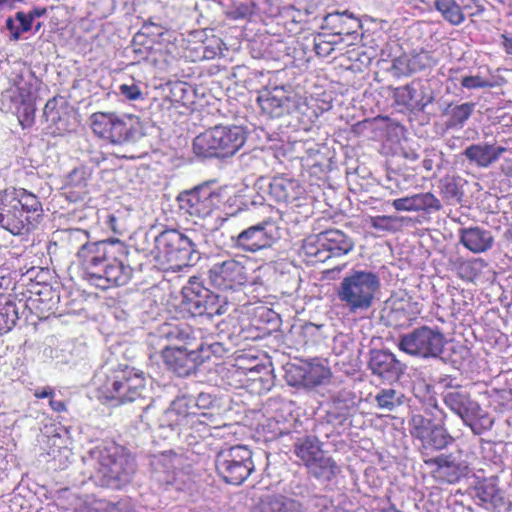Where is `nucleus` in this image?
I'll return each instance as SVG.
<instances>
[{"label":"nucleus","instance_id":"obj_1","mask_svg":"<svg viewBox=\"0 0 512 512\" xmlns=\"http://www.w3.org/2000/svg\"><path fill=\"white\" fill-rule=\"evenodd\" d=\"M41 212L37 196L23 188L0 192V227L12 235H24L33 230Z\"/></svg>","mask_w":512,"mask_h":512},{"label":"nucleus","instance_id":"obj_2","mask_svg":"<svg viewBox=\"0 0 512 512\" xmlns=\"http://www.w3.org/2000/svg\"><path fill=\"white\" fill-rule=\"evenodd\" d=\"M96 478L102 486L120 489L130 483L136 464L124 446L110 443L95 448Z\"/></svg>","mask_w":512,"mask_h":512},{"label":"nucleus","instance_id":"obj_3","mask_svg":"<svg viewBox=\"0 0 512 512\" xmlns=\"http://www.w3.org/2000/svg\"><path fill=\"white\" fill-rule=\"evenodd\" d=\"M247 140L238 125H216L201 132L193 141L194 153L201 158L225 159L234 156Z\"/></svg>","mask_w":512,"mask_h":512},{"label":"nucleus","instance_id":"obj_4","mask_svg":"<svg viewBox=\"0 0 512 512\" xmlns=\"http://www.w3.org/2000/svg\"><path fill=\"white\" fill-rule=\"evenodd\" d=\"M380 287V279L374 272L354 271L345 276L338 287V299L350 313L372 308Z\"/></svg>","mask_w":512,"mask_h":512},{"label":"nucleus","instance_id":"obj_5","mask_svg":"<svg viewBox=\"0 0 512 512\" xmlns=\"http://www.w3.org/2000/svg\"><path fill=\"white\" fill-rule=\"evenodd\" d=\"M145 390V379L132 368L112 369L97 387L98 398L106 402L124 404L141 397Z\"/></svg>","mask_w":512,"mask_h":512},{"label":"nucleus","instance_id":"obj_6","mask_svg":"<svg viewBox=\"0 0 512 512\" xmlns=\"http://www.w3.org/2000/svg\"><path fill=\"white\" fill-rule=\"evenodd\" d=\"M90 127L97 138L122 145L136 139L139 118L123 112L96 111L91 114Z\"/></svg>","mask_w":512,"mask_h":512},{"label":"nucleus","instance_id":"obj_7","mask_svg":"<svg viewBox=\"0 0 512 512\" xmlns=\"http://www.w3.org/2000/svg\"><path fill=\"white\" fill-rule=\"evenodd\" d=\"M169 416L174 422V426L179 428L180 433H185L187 437H194L195 430L198 432V437L202 438L209 435L210 428L220 427L218 414L196 411L194 399L189 397L175 400L169 410Z\"/></svg>","mask_w":512,"mask_h":512},{"label":"nucleus","instance_id":"obj_8","mask_svg":"<svg viewBox=\"0 0 512 512\" xmlns=\"http://www.w3.org/2000/svg\"><path fill=\"white\" fill-rule=\"evenodd\" d=\"M216 473L226 483L239 485L249 478L254 469L253 452L247 446L234 445L216 454Z\"/></svg>","mask_w":512,"mask_h":512},{"label":"nucleus","instance_id":"obj_9","mask_svg":"<svg viewBox=\"0 0 512 512\" xmlns=\"http://www.w3.org/2000/svg\"><path fill=\"white\" fill-rule=\"evenodd\" d=\"M117 250H123L119 241H96L81 243L80 249L76 252V261L69 267L70 275L78 271L80 279L89 285L90 273H98L105 261L111 260V257Z\"/></svg>","mask_w":512,"mask_h":512},{"label":"nucleus","instance_id":"obj_10","mask_svg":"<svg viewBox=\"0 0 512 512\" xmlns=\"http://www.w3.org/2000/svg\"><path fill=\"white\" fill-rule=\"evenodd\" d=\"M157 258L166 262L171 270H181L190 265L195 252L190 238L178 230H164L155 238Z\"/></svg>","mask_w":512,"mask_h":512},{"label":"nucleus","instance_id":"obj_11","mask_svg":"<svg viewBox=\"0 0 512 512\" xmlns=\"http://www.w3.org/2000/svg\"><path fill=\"white\" fill-rule=\"evenodd\" d=\"M306 101L305 96H300L296 91L285 86L265 88L257 97L261 111L269 118H281L293 112L305 114L308 109Z\"/></svg>","mask_w":512,"mask_h":512},{"label":"nucleus","instance_id":"obj_12","mask_svg":"<svg viewBox=\"0 0 512 512\" xmlns=\"http://www.w3.org/2000/svg\"><path fill=\"white\" fill-rule=\"evenodd\" d=\"M409 425L410 436L421 442L420 453L423 461L434 458L436 451L445 449L454 441L444 425L434 423L423 414H413Z\"/></svg>","mask_w":512,"mask_h":512},{"label":"nucleus","instance_id":"obj_13","mask_svg":"<svg viewBox=\"0 0 512 512\" xmlns=\"http://www.w3.org/2000/svg\"><path fill=\"white\" fill-rule=\"evenodd\" d=\"M353 241L340 230H328L317 238L304 240L303 251L309 262H324L333 256L349 253Z\"/></svg>","mask_w":512,"mask_h":512},{"label":"nucleus","instance_id":"obj_14","mask_svg":"<svg viewBox=\"0 0 512 512\" xmlns=\"http://www.w3.org/2000/svg\"><path fill=\"white\" fill-rule=\"evenodd\" d=\"M444 345L443 333L429 326L416 328L399 339V348L402 351L424 359L439 356L443 352Z\"/></svg>","mask_w":512,"mask_h":512},{"label":"nucleus","instance_id":"obj_15","mask_svg":"<svg viewBox=\"0 0 512 512\" xmlns=\"http://www.w3.org/2000/svg\"><path fill=\"white\" fill-rule=\"evenodd\" d=\"M422 311L423 304L418 297L401 290L393 292L387 299L383 317L390 327H409Z\"/></svg>","mask_w":512,"mask_h":512},{"label":"nucleus","instance_id":"obj_16","mask_svg":"<svg viewBox=\"0 0 512 512\" xmlns=\"http://www.w3.org/2000/svg\"><path fill=\"white\" fill-rule=\"evenodd\" d=\"M205 352V347L201 343L196 349L188 347H166L162 351V361L166 367L179 377H187L194 372L198 365L204 359H209L210 353L200 355Z\"/></svg>","mask_w":512,"mask_h":512},{"label":"nucleus","instance_id":"obj_17","mask_svg":"<svg viewBox=\"0 0 512 512\" xmlns=\"http://www.w3.org/2000/svg\"><path fill=\"white\" fill-rule=\"evenodd\" d=\"M208 275L212 285L221 290H235L246 285L249 279L248 269L236 259L216 262Z\"/></svg>","mask_w":512,"mask_h":512},{"label":"nucleus","instance_id":"obj_18","mask_svg":"<svg viewBox=\"0 0 512 512\" xmlns=\"http://www.w3.org/2000/svg\"><path fill=\"white\" fill-rule=\"evenodd\" d=\"M178 201L182 211L190 216L203 218L211 215L218 207L221 196L209 186H199L181 193Z\"/></svg>","mask_w":512,"mask_h":512},{"label":"nucleus","instance_id":"obj_19","mask_svg":"<svg viewBox=\"0 0 512 512\" xmlns=\"http://www.w3.org/2000/svg\"><path fill=\"white\" fill-rule=\"evenodd\" d=\"M431 478L440 484H455L468 473V466L453 454H440L424 460Z\"/></svg>","mask_w":512,"mask_h":512},{"label":"nucleus","instance_id":"obj_20","mask_svg":"<svg viewBox=\"0 0 512 512\" xmlns=\"http://www.w3.org/2000/svg\"><path fill=\"white\" fill-rule=\"evenodd\" d=\"M124 250V247L123 250H117L110 260L104 262L98 273L89 274V286L108 290L127 284L130 278V268L116 256L118 252L124 253Z\"/></svg>","mask_w":512,"mask_h":512},{"label":"nucleus","instance_id":"obj_21","mask_svg":"<svg viewBox=\"0 0 512 512\" xmlns=\"http://www.w3.org/2000/svg\"><path fill=\"white\" fill-rule=\"evenodd\" d=\"M271 226V220H264L248 226L236 237H232L234 247L252 253L269 248L274 240L269 231Z\"/></svg>","mask_w":512,"mask_h":512},{"label":"nucleus","instance_id":"obj_22","mask_svg":"<svg viewBox=\"0 0 512 512\" xmlns=\"http://www.w3.org/2000/svg\"><path fill=\"white\" fill-rule=\"evenodd\" d=\"M269 196L277 203H294L304 198L305 186L285 174L274 176L268 188Z\"/></svg>","mask_w":512,"mask_h":512},{"label":"nucleus","instance_id":"obj_23","mask_svg":"<svg viewBox=\"0 0 512 512\" xmlns=\"http://www.w3.org/2000/svg\"><path fill=\"white\" fill-rule=\"evenodd\" d=\"M368 366L374 374L387 381L398 380L403 373L402 364L393 353L386 350H372Z\"/></svg>","mask_w":512,"mask_h":512},{"label":"nucleus","instance_id":"obj_24","mask_svg":"<svg viewBox=\"0 0 512 512\" xmlns=\"http://www.w3.org/2000/svg\"><path fill=\"white\" fill-rule=\"evenodd\" d=\"M71 283L66 287V314H81L88 311L89 304L98 298V295L87 291V282H76L74 275H70Z\"/></svg>","mask_w":512,"mask_h":512},{"label":"nucleus","instance_id":"obj_25","mask_svg":"<svg viewBox=\"0 0 512 512\" xmlns=\"http://www.w3.org/2000/svg\"><path fill=\"white\" fill-rule=\"evenodd\" d=\"M14 86L12 95L14 103L36 101L40 81L30 69H24L17 75Z\"/></svg>","mask_w":512,"mask_h":512},{"label":"nucleus","instance_id":"obj_26","mask_svg":"<svg viewBox=\"0 0 512 512\" xmlns=\"http://www.w3.org/2000/svg\"><path fill=\"white\" fill-rule=\"evenodd\" d=\"M476 104L472 102L456 103L449 102L441 110V116L444 119V128L446 130L462 129L466 122L471 118Z\"/></svg>","mask_w":512,"mask_h":512},{"label":"nucleus","instance_id":"obj_27","mask_svg":"<svg viewBox=\"0 0 512 512\" xmlns=\"http://www.w3.org/2000/svg\"><path fill=\"white\" fill-rule=\"evenodd\" d=\"M505 151V147L496 146L494 144H471L464 149V156L467 160L475 163L479 167H488L498 161L499 157L505 153Z\"/></svg>","mask_w":512,"mask_h":512},{"label":"nucleus","instance_id":"obj_28","mask_svg":"<svg viewBox=\"0 0 512 512\" xmlns=\"http://www.w3.org/2000/svg\"><path fill=\"white\" fill-rule=\"evenodd\" d=\"M476 497L480 499L482 504L492 506L494 509H506L510 504L505 499L502 490L493 479H483L475 486Z\"/></svg>","mask_w":512,"mask_h":512},{"label":"nucleus","instance_id":"obj_29","mask_svg":"<svg viewBox=\"0 0 512 512\" xmlns=\"http://www.w3.org/2000/svg\"><path fill=\"white\" fill-rule=\"evenodd\" d=\"M253 512H303L300 502L281 494L260 498Z\"/></svg>","mask_w":512,"mask_h":512},{"label":"nucleus","instance_id":"obj_30","mask_svg":"<svg viewBox=\"0 0 512 512\" xmlns=\"http://www.w3.org/2000/svg\"><path fill=\"white\" fill-rule=\"evenodd\" d=\"M460 241L467 250L473 253H482L492 247L493 237L490 232L474 226L460 231Z\"/></svg>","mask_w":512,"mask_h":512},{"label":"nucleus","instance_id":"obj_31","mask_svg":"<svg viewBox=\"0 0 512 512\" xmlns=\"http://www.w3.org/2000/svg\"><path fill=\"white\" fill-rule=\"evenodd\" d=\"M64 102L62 97H53L48 100L44 107V117L47 122L46 129L52 135H62L64 131Z\"/></svg>","mask_w":512,"mask_h":512},{"label":"nucleus","instance_id":"obj_32","mask_svg":"<svg viewBox=\"0 0 512 512\" xmlns=\"http://www.w3.org/2000/svg\"><path fill=\"white\" fill-rule=\"evenodd\" d=\"M306 468L308 473L316 479L326 481L332 480L339 471L337 462L328 456L323 448L321 449V455L316 456Z\"/></svg>","mask_w":512,"mask_h":512},{"label":"nucleus","instance_id":"obj_33","mask_svg":"<svg viewBox=\"0 0 512 512\" xmlns=\"http://www.w3.org/2000/svg\"><path fill=\"white\" fill-rule=\"evenodd\" d=\"M162 334L170 342L182 343V347L189 348L197 341L196 331L186 323H166Z\"/></svg>","mask_w":512,"mask_h":512},{"label":"nucleus","instance_id":"obj_34","mask_svg":"<svg viewBox=\"0 0 512 512\" xmlns=\"http://www.w3.org/2000/svg\"><path fill=\"white\" fill-rule=\"evenodd\" d=\"M444 404L464 421L469 417L473 406H477L476 403L471 401L467 392L460 390L447 391L444 394Z\"/></svg>","mask_w":512,"mask_h":512},{"label":"nucleus","instance_id":"obj_35","mask_svg":"<svg viewBox=\"0 0 512 512\" xmlns=\"http://www.w3.org/2000/svg\"><path fill=\"white\" fill-rule=\"evenodd\" d=\"M18 319L15 295L0 294V335L9 332Z\"/></svg>","mask_w":512,"mask_h":512},{"label":"nucleus","instance_id":"obj_36","mask_svg":"<svg viewBox=\"0 0 512 512\" xmlns=\"http://www.w3.org/2000/svg\"><path fill=\"white\" fill-rule=\"evenodd\" d=\"M294 454L307 467L316 456L321 455L323 443L316 437L305 436L298 439L294 445Z\"/></svg>","mask_w":512,"mask_h":512},{"label":"nucleus","instance_id":"obj_37","mask_svg":"<svg viewBox=\"0 0 512 512\" xmlns=\"http://www.w3.org/2000/svg\"><path fill=\"white\" fill-rule=\"evenodd\" d=\"M434 8L452 26H459L465 21V12L456 0H434Z\"/></svg>","mask_w":512,"mask_h":512},{"label":"nucleus","instance_id":"obj_38","mask_svg":"<svg viewBox=\"0 0 512 512\" xmlns=\"http://www.w3.org/2000/svg\"><path fill=\"white\" fill-rule=\"evenodd\" d=\"M457 275L465 281H474L481 272L483 260L458 258L452 262Z\"/></svg>","mask_w":512,"mask_h":512},{"label":"nucleus","instance_id":"obj_39","mask_svg":"<svg viewBox=\"0 0 512 512\" xmlns=\"http://www.w3.org/2000/svg\"><path fill=\"white\" fill-rule=\"evenodd\" d=\"M402 397V394L393 388H382L374 396V401L378 408L393 411L403 403Z\"/></svg>","mask_w":512,"mask_h":512},{"label":"nucleus","instance_id":"obj_40","mask_svg":"<svg viewBox=\"0 0 512 512\" xmlns=\"http://www.w3.org/2000/svg\"><path fill=\"white\" fill-rule=\"evenodd\" d=\"M414 212L434 213L442 209L441 201L432 193L413 195Z\"/></svg>","mask_w":512,"mask_h":512},{"label":"nucleus","instance_id":"obj_41","mask_svg":"<svg viewBox=\"0 0 512 512\" xmlns=\"http://www.w3.org/2000/svg\"><path fill=\"white\" fill-rule=\"evenodd\" d=\"M32 16L28 13L19 11L16 13L15 18H8L6 21L7 29L11 32L14 40H18L23 32L29 31L32 28Z\"/></svg>","mask_w":512,"mask_h":512},{"label":"nucleus","instance_id":"obj_42","mask_svg":"<svg viewBox=\"0 0 512 512\" xmlns=\"http://www.w3.org/2000/svg\"><path fill=\"white\" fill-rule=\"evenodd\" d=\"M440 194L446 201L460 202L463 197L461 186L459 185L458 178L454 176H446L439 182Z\"/></svg>","mask_w":512,"mask_h":512},{"label":"nucleus","instance_id":"obj_43","mask_svg":"<svg viewBox=\"0 0 512 512\" xmlns=\"http://www.w3.org/2000/svg\"><path fill=\"white\" fill-rule=\"evenodd\" d=\"M330 371L321 364L309 365L303 373V382L308 386H318L328 380Z\"/></svg>","mask_w":512,"mask_h":512},{"label":"nucleus","instance_id":"obj_44","mask_svg":"<svg viewBox=\"0 0 512 512\" xmlns=\"http://www.w3.org/2000/svg\"><path fill=\"white\" fill-rule=\"evenodd\" d=\"M195 410L198 412H214L218 414L220 426L222 425V419L220 414V407L217 405V399L212 397L210 393L200 392L198 393L197 399L194 400Z\"/></svg>","mask_w":512,"mask_h":512},{"label":"nucleus","instance_id":"obj_45","mask_svg":"<svg viewBox=\"0 0 512 512\" xmlns=\"http://www.w3.org/2000/svg\"><path fill=\"white\" fill-rule=\"evenodd\" d=\"M394 100L398 105L412 107L417 103V90L411 84L397 87L394 90Z\"/></svg>","mask_w":512,"mask_h":512},{"label":"nucleus","instance_id":"obj_46","mask_svg":"<svg viewBox=\"0 0 512 512\" xmlns=\"http://www.w3.org/2000/svg\"><path fill=\"white\" fill-rule=\"evenodd\" d=\"M197 55L194 57V61H200V59H212L220 53V47L217 38L212 40H204L198 44L195 48Z\"/></svg>","mask_w":512,"mask_h":512},{"label":"nucleus","instance_id":"obj_47","mask_svg":"<svg viewBox=\"0 0 512 512\" xmlns=\"http://www.w3.org/2000/svg\"><path fill=\"white\" fill-rule=\"evenodd\" d=\"M16 104V114L23 128L30 127L34 121L35 101Z\"/></svg>","mask_w":512,"mask_h":512},{"label":"nucleus","instance_id":"obj_48","mask_svg":"<svg viewBox=\"0 0 512 512\" xmlns=\"http://www.w3.org/2000/svg\"><path fill=\"white\" fill-rule=\"evenodd\" d=\"M412 73L428 68L432 63V56L429 51L421 49L409 54Z\"/></svg>","mask_w":512,"mask_h":512},{"label":"nucleus","instance_id":"obj_49","mask_svg":"<svg viewBox=\"0 0 512 512\" xmlns=\"http://www.w3.org/2000/svg\"><path fill=\"white\" fill-rule=\"evenodd\" d=\"M392 74L401 77L412 74L409 53H403L392 59Z\"/></svg>","mask_w":512,"mask_h":512},{"label":"nucleus","instance_id":"obj_50","mask_svg":"<svg viewBox=\"0 0 512 512\" xmlns=\"http://www.w3.org/2000/svg\"><path fill=\"white\" fill-rule=\"evenodd\" d=\"M461 87L469 90L491 88L493 87V83L480 74L465 75L461 80Z\"/></svg>","mask_w":512,"mask_h":512},{"label":"nucleus","instance_id":"obj_51","mask_svg":"<svg viewBox=\"0 0 512 512\" xmlns=\"http://www.w3.org/2000/svg\"><path fill=\"white\" fill-rule=\"evenodd\" d=\"M170 6L180 14L189 15L198 10L199 0H170Z\"/></svg>","mask_w":512,"mask_h":512},{"label":"nucleus","instance_id":"obj_52","mask_svg":"<svg viewBox=\"0 0 512 512\" xmlns=\"http://www.w3.org/2000/svg\"><path fill=\"white\" fill-rule=\"evenodd\" d=\"M476 435H481L484 430H488L493 426V420L488 414H482L479 419L464 421Z\"/></svg>","mask_w":512,"mask_h":512},{"label":"nucleus","instance_id":"obj_53","mask_svg":"<svg viewBox=\"0 0 512 512\" xmlns=\"http://www.w3.org/2000/svg\"><path fill=\"white\" fill-rule=\"evenodd\" d=\"M66 241L72 248L77 249L78 251L81 247V243L89 241V234L86 231L79 229L69 230L67 231Z\"/></svg>","mask_w":512,"mask_h":512},{"label":"nucleus","instance_id":"obj_54","mask_svg":"<svg viewBox=\"0 0 512 512\" xmlns=\"http://www.w3.org/2000/svg\"><path fill=\"white\" fill-rule=\"evenodd\" d=\"M342 20L343 16L340 13L328 14L324 18L325 27L329 28L334 34L341 35L343 33H349L341 26Z\"/></svg>","mask_w":512,"mask_h":512},{"label":"nucleus","instance_id":"obj_55","mask_svg":"<svg viewBox=\"0 0 512 512\" xmlns=\"http://www.w3.org/2000/svg\"><path fill=\"white\" fill-rule=\"evenodd\" d=\"M76 512H121L115 504L98 502L96 505H83Z\"/></svg>","mask_w":512,"mask_h":512},{"label":"nucleus","instance_id":"obj_56","mask_svg":"<svg viewBox=\"0 0 512 512\" xmlns=\"http://www.w3.org/2000/svg\"><path fill=\"white\" fill-rule=\"evenodd\" d=\"M119 89L121 95L130 101L138 100L142 97V90L136 84H122Z\"/></svg>","mask_w":512,"mask_h":512},{"label":"nucleus","instance_id":"obj_57","mask_svg":"<svg viewBox=\"0 0 512 512\" xmlns=\"http://www.w3.org/2000/svg\"><path fill=\"white\" fill-rule=\"evenodd\" d=\"M462 11H467L470 17H476L484 14L485 7L481 0H470L468 4L462 7Z\"/></svg>","mask_w":512,"mask_h":512},{"label":"nucleus","instance_id":"obj_58","mask_svg":"<svg viewBox=\"0 0 512 512\" xmlns=\"http://www.w3.org/2000/svg\"><path fill=\"white\" fill-rule=\"evenodd\" d=\"M392 206L396 211L414 212L413 195L394 199Z\"/></svg>","mask_w":512,"mask_h":512},{"label":"nucleus","instance_id":"obj_59","mask_svg":"<svg viewBox=\"0 0 512 512\" xmlns=\"http://www.w3.org/2000/svg\"><path fill=\"white\" fill-rule=\"evenodd\" d=\"M85 170L84 169H74L70 175L67 177V183L66 184H75V185H87V179L85 177Z\"/></svg>","mask_w":512,"mask_h":512},{"label":"nucleus","instance_id":"obj_60","mask_svg":"<svg viewBox=\"0 0 512 512\" xmlns=\"http://www.w3.org/2000/svg\"><path fill=\"white\" fill-rule=\"evenodd\" d=\"M433 387L427 384L424 380L418 381L413 385V393L416 398H425L430 395Z\"/></svg>","mask_w":512,"mask_h":512},{"label":"nucleus","instance_id":"obj_61","mask_svg":"<svg viewBox=\"0 0 512 512\" xmlns=\"http://www.w3.org/2000/svg\"><path fill=\"white\" fill-rule=\"evenodd\" d=\"M14 288V283L9 276H0V294L13 295L10 291Z\"/></svg>","mask_w":512,"mask_h":512},{"label":"nucleus","instance_id":"obj_62","mask_svg":"<svg viewBox=\"0 0 512 512\" xmlns=\"http://www.w3.org/2000/svg\"><path fill=\"white\" fill-rule=\"evenodd\" d=\"M206 350L211 354H214L216 357H222L229 351L222 343L219 342L208 344Z\"/></svg>","mask_w":512,"mask_h":512},{"label":"nucleus","instance_id":"obj_63","mask_svg":"<svg viewBox=\"0 0 512 512\" xmlns=\"http://www.w3.org/2000/svg\"><path fill=\"white\" fill-rule=\"evenodd\" d=\"M108 226L114 234L122 235L125 231L124 225L119 223V219L115 215L108 217Z\"/></svg>","mask_w":512,"mask_h":512},{"label":"nucleus","instance_id":"obj_64","mask_svg":"<svg viewBox=\"0 0 512 512\" xmlns=\"http://www.w3.org/2000/svg\"><path fill=\"white\" fill-rule=\"evenodd\" d=\"M315 51L318 55L327 56L334 51V47L328 42H319L315 44Z\"/></svg>","mask_w":512,"mask_h":512}]
</instances>
